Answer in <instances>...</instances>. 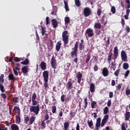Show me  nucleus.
I'll return each instance as SVG.
<instances>
[{"label":"nucleus","mask_w":130,"mask_h":130,"mask_svg":"<svg viewBox=\"0 0 130 130\" xmlns=\"http://www.w3.org/2000/svg\"><path fill=\"white\" fill-rule=\"evenodd\" d=\"M49 74L48 71H45L43 73V77L44 78V86L46 89L48 88V78Z\"/></svg>","instance_id":"obj_1"},{"label":"nucleus","mask_w":130,"mask_h":130,"mask_svg":"<svg viewBox=\"0 0 130 130\" xmlns=\"http://www.w3.org/2000/svg\"><path fill=\"white\" fill-rule=\"evenodd\" d=\"M107 122V121L104 119H102V122H101V118H98L96 119V122L95 123V130H99V128H100V127H103L105 125V123Z\"/></svg>","instance_id":"obj_2"},{"label":"nucleus","mask_w":130,"mask_h":130,"mask_svg":"<svg viewBox=\"0 0 130 130\" xmlns=\"http://www.w3.org/2000/svg\"><path fill=\"white\" fill-rule=\"evenodd\" d=\"M39 106V104L37 105V106H30V112H33L34 113H35L36 115H37L39 113V111H40V108Z\"/></svg>","instance_id":"obj_3"},{"label":"nucleus","mask_w":130,"mask_h":130,"mask_svg":"<svg viewBox=\"0 0 130 130\" xmlns=\"http://www.w3.org/2000/svg\"><path fill=\"white\" fill-rule=\"evenodd\" d=\"M62 41L64 45H67L69 43V35H68V31L64 30L62 34Z\"/></svg>","instance_id":"obj_4"},{"label":"nucleus","mask_w":130,"mask_h":130,"mask_svg":"<svg viewBox=\"0 0 130 130\" xmlns=\"http://www.w3.org/2000/svg\"><path fill=\"white\" fill-rule=\"evenodd\" d=\"M73 51L71 52V55L72 57V58H74V57H75V58L74 60V61L75 62V63H78V50H75L72 49Z\"/></svg>","instance_id":"obj_5"},{"label":"nucleus","mask_w":130,"mask_h":130,"mask_svg":"<svg viewBox=\"0 0 130 130\" xmlns=\"http://www.w3.org/2000/svg\"><path fill=\"white\" fill-rule=\"evenodd\" d=\"M84 17H89L91 15V9L89 7H85L83 10Z\"/></svg>","instance_id":"obj_6"},{"label":"nucleus","mask_w":130,"mask_h":130,"mask_svg":"<svg viewBox=\"0 0 130 130\" xmlns=\"http://www.w3.org/2000/svg\"><path fill=\"white\" fill-rule=\"evenodd\" d=\"M51 66L54 70H56V67L57 64L56 63V59L54 58V56H53L51 60Z\"/></svg>","instance_id":"obj_7"},{"label":"nucleus","mask_w":130,"mask_h":130,"mask_svg":"<svg viewBox=\"0 0 130 130\" xmlns=\"http://www.w3.org/2000/svg\"><path fill=\"white\" fill-rule=\"evenodd\" d=\"M121 58L122 60L123 61H125L126 59H127V56L126 55V53H125V51L122 50L121 51Z\"/></svg>","instance_id":"obj_8"},{"label":"nucleus","mask_w":130,"mask_h":130,"mask_svg":"<svg viewBox=\"0 0 130 130\" xmlns=\"http://www.w3.org/2000/svg\"><path fill=\"white\" fill-rule=\"evenodd\" d=\"M86 34H87L88 37H92L94 35V31L92 28H87L85 32Z\"/></svg>","instance_id":"obj_9"},{"label":"nucleus","mask_w":130,"mask_h":130,"mask_svg":"<svg viewBox=\"0 0 130 130\" xmlns=\"http://www.w3.org/2000/svg\"><path fill=\"white\" fill-rule=\"evenodd\" d=\"M108 17L106 16L105 14H104L101 18V22L102 24H104V25H106L107 24V19Z\"/></svg>","instance_id":"obj_10"},{"label":"nucleus","mask_w":130,"mask_h":130,"mask_svg":"<svg viewBox=\"0 0 130 130\" xmlns=\"http://www.w3.org/2000/svg\"><path fill=\"white\" fill-rule=\"evenodd\" d=\"M114 59H117V57H118V48L117 46L115 47L114 48Z\"/></svg>","instance_id":"obj_11"},{"label":"nucleus","mask_w":130,"mask_h":130,"mask_svg":"<svg viewBox=\"0 0 130 130\" xmlns=\"http://www.w3.org/2000/svg\"><path fill=\"white\" fill-rule=\"evenodd\" d=\"M102 74L104 77H108L109 72L107 68H104L102 70Z\"/></svg>","instance_id":"obj_12"},{"label":"nucleus","mask_w":130,"mask_h":130,"mask_svg":"<svg viewBox=\"0 0 130 130\" xmlns=\"http://www.w3.org/2000/svg\"><path fill=\"white\" fill-rule=\"evenodd\" d=\"M77 78V82L78 84L81 83V81H82V78H83V75L81 73L79 72L76 76Z\"/></svg>","instance_id":"obj_13"},{"label":"nucleus","mask_w":130,"mask_h":130,"mask_svg":"<svg viewBox=\"0 0 130 130\" xmlns=\"http://www.w3.org/2000/svg\"><path fill=\"white\" fill-rule=\"evenodd\" d=\"M40 67L42 70V71H45L46 70V63L44 61H42L41 62V64H40Z\"/></svg>","instance_id":"obj_14"},{"label":"nucleus","mask_w":130,"mask_h":130,"mask_svg":"<svg viewBox=\"0 0 130 130\" xmlns=\"http://www.w3.org/2000/svg\"><path fill=\"white\" fill-rule=\"evenodd\" d=\"M52 24L53 28H56L57 26H58V22H57V20H56V19H52Z\"/></svg>","instance_id":"obj_15"},{"label":"nucleus","mask_w":130,"mask_h":130,"mask_svg":"<svg viewBox=\"0 0 130 130\" xmlns=\"http://www.w3.org/2000/svg\"><path fill=\"white\" fill-rule=\"evenodd\" d=\"M90 91L91 93L95 92V84L93 83L90 84Z\"/></svg>","instance_id":"obj_16"},{"label":"nucleus","mask_w":130,"mask_h":130,"mask_svg":"<svg viewBox=\"0 0 130 130\" xmlns=\"http://www.w3.org/2000/svg\"><path fill=\"white\" fill-rule=\"evenodd\" d=\"M66 87L68 90H72L73 89V83H72V81H69L67 83Z\"/></svg>","instance_id":"obj_17"},{"label":"nucleus","mask_w":130,"mask_h":130,"mask_svg":"<svg viewBox=\"0 0 130 130\" xmlns=\"http://www.w3.org/2000/svg\"><path fill=\"white\" fill-rule=\"evenodd\" d=\"M94 28V29H101V28H102V25L100 22L95 23Z\"/></svg>","instance_id":"obj_18"},{"label":"nucleus","mask_w":130,"mask_h":130,"mask_svg":"<svg viewBox=\"0 0 130 130\" xmlns=\"http://www.w3.org/2000/svg\"><path fill=\"white\" fill-rule=\"evenodd\" d=\"M25 59V57L24 58H19L18 57H14V60L15 62H19L21 60H24Z\"/></svg>","instance_id":"obj_19"},{"label":"nucleus","mask_w":130,"mask_h":130,"mask_svg":"<svg viewBox=\"0 0 130 130\" xmlns=\"http://www.w3.org/2000/svg\"><path fill=\"white\" fill-rule=\"evenodd\" d=\"M8 78L10 81H13H13H16V77L14 76V74H9L8 76Z\"/></svg>","instance_id":"obj_20"},{"label":"nucleus","mask_w":130,"mask_h":130,"mask_svg":"<svg viewBox=\"0 0 130 130\" xmlns=\"http://www.w3.org/2000/svg\"><path fill=\"white\" fill-rule=\"evenodd\" d=\"M60 46H61V43L58 42L56 44V50L57 51H59L60 49Z\"/></svg>","instance_id":"obj_21"},{"label":"nucleus","mask_w":130,"mask_h":130,"mask_svg":"<svg viewBox=\"0 0 130 130\" xmlns=\"http://www.w3.org/2000/svg\"><path fill=\"white\" fill-rule=\"evenodd\" d=\"M69 127H70V123L69 122H65L64 123V130H70Z\"/></svg>","instance_id":"obj_22"},{"label":"nucleus","mask_w":130,"mask_h":130,"mask_svg":"<svg viewBox=\"0 0 130 130\" xmlns=\"http://www.w3.org/2000/svg\"><path fill=\"white\" fill-rule=\"evenodd\" d=\"M11 127L12 130H19V126L16 124L11 125Z\"/></svg>","instance_id":"obj_23"},{"label":"nucleus","mask_w":130,"mask_h":130,"mask_svg":"<svg viewBox=\"0 0 130 130\" xmlns=\"http://www.w3.org/2000/svg\"><path fill=\"white\" fill-rule=\"evenodd\" d=\"M21 72H22L23 74H27L28 73V68H27V67L25 66L22 68Z\"/></svg>","instance_id":"obj_24"},{"label":"nucleus","mask_w":130,"mask_h":130,"mask_svg":"<svg viewBox=\"0 0 130 130\" xmlns=\"http://www.w3.org/2000/svg\"><path fill=\"white\" fill-rule=\"evenodd\" d=\"M130 118V112H126L125 115V120L127 121Z\"/></svg>","instance_id":"obj_25"},{"label":"nucleus","mask_w":130,"mask_h":130,"mask_svg":"<svg viewBox=\"0 0 130 130\" xmlns=\"http://www.w3.org/2000/svg\"><path fill=\"white\" fill-rule=\"evenodd\" d=\"M35 119H36V117L35 116H31L29 119V123L30 124H33V122L35 121Z\"/></svg>","instance_id":"obj_26"},{"label":"nucleus","mask_w":130,"mask_h":130,"mask_svg":"<svg viewBox=\"0 0 130 130\" xmlns=\"http://www.w3.org/2000/svg\"><path fill=\"white\" fill-rule=\"evenodd\" d=\"M64 4L66 12H69V11H70V9H69V5L68 4V2L66 1H64Z\"/></svg>","instance_id":"obj_27"},{"label":"nucleus","mask_w":130,"mask_h":130,"mask_svg":"<svg viewBox=\"0 0 130 130\" xmlns=\"http://www.w3.org/2000/svg\"><path fill=\"white\" fill-rule=\"evenodd\" d=\"M30 120V118H29V116L28 115H24V123H28V121Z\"/></svg>","instance_id":"obj_28"},{"label":"nucleus","mask_w":130,"mask_h":130,"mask_svg":"<svg viewBox=\"0 0 130 130\" xmlns=\"http://www.w3.org/2000/svg\"><path fill=\"white\" fill-rule=\"evenodd\" d=\"M4 77L5 75L4 74H2L0 76V85H3V84H4V82H5V80H4Z\"/></svg>","instance_id":"obj_29"},{"label":"nucleus","mask_w":130,"mask_h":130,"mask_svg":"<svg viewBox=\"0 0 130 130\" xmlns=\"http://www.w3.org/2000/svg\"><path fill=\"white\" fill-rule=\"evenodd\" d=\"M20 63L21 64H24V66H27L29 63V59L28 58H25V60L21 62Z\"/></svg>","instance_id":"obj_30"},{"label":"nucleus","mask_w":130,"mask_h":130,"mask_svg":"<svg viewBox=\"0 0 130 130\" xmlns=\"http://www.w3.org/2000/svg\"><path fill=\"white\" fill-rule=\"evenodd\" d=\"M75 115H76V114L75 113H73V111L71 110L69 113V116L70 118L72 119V118H74V117H75Z\"/></svg>","instance_id":"obj_31"},{"label":"nucleus","mask_w":130,"mask_h":130,"mask_svg":"<svg viewBox=\"0 0 130 130\" xmlns=\"http://www.w3.org/2000/svg\"><path fill=\"white\" fill-rule=\"evenodd\" d=\"M16 123H20L21 122V118H20V115L16 116Z\"/></svg>","instance_id":"obj_32"},{"label":"nucleus","mask_w":130,"mask_h":130,"mask_svg":"<svg viewBox=\"0 0 130 130\" xmlns=\"http://www.w3.org/2000/svg\"><path fill=\"white\" fill-rule=\"evenodd\" d=\"M12 100L14 103H18L19 102V96L13 97Z\"/></svg>","instance_id":"obj_33"},{"label":"nucleus","mask_w":130,"mask_h":130,"mask_svg":"<svg viewBox=\"0 0 130 130\" xmlns=\"http://www.w3.org/2000/svg\"><path fill=\"white\" fill-rule=\"evenodd\" d=\"M31 101H32L31 106H36V105H38V101H36V100H31Z\"/></svg>","instance_id":"obj_34"},{"label":"nucleus","mask_w":130,"mask_h":130,"mask_svg":"<svg viewBox=\"0 0 130 130\" xmlns=\"http://www.w3.org/2000/svg\"><path fill=\"white\" fill-rule=\"evenodd\" d=\"M13 109L15 111H18L17 113L19 114V115H20V110H21V109H20V107H19L18 106H15L14 107Z\"/></svg>","instance_id":"obj_35"},{"label":"nucleus","mask_w":130,"mask_h":130,"mask_svg":"<svg viewBox=\"0 0 130 130\" xmlns=\"http://www.w3.org/2000/svg\"><path fill=\"white\" fill-rule=\"evenodd\" d=\"M87 123L88 125V126L91 128L92 126H93V121L92 120H90V121L88 120Z\"/></svg>","instance_id":"obj_36"},{"label":"nucleus","mask_w":130,"mask_h":130,"mask_svg":"<svg viewBox=\"0 0 130 130\" xmlns=\"http://www.w3.org/2000/svg\"><path fill=\"white\" fill-rule=\"evenodd\" d=\"M64 22L66 23V24H70V22H71V20L70 19V17H66L64 18Z\"/></svg>","instance_id":"obj_37"},{"label":"nucleus","mask_w":130,"mask_h":130,"mask_svg":"<svg viewBox=\"0 0 130 130\" xmlns=\"http://www.w3.org/2000/svg\"><path fill=\"white\" fill-rule=\"evenodd\" d=\"M84 102L85 103L84 109H86L87 108V106H88V99H87V98L84 99Z\"/></svg>","instance_id":"obj_38"},{"label":"nucleus","mask_w":130,"mask_h":130,"mask_svg":"<svg viewBox=\"0 0 130 130\" xmlns=\"http://www.w3.org/2000/svg\"><path fill=\"white\" fill-rule=\"evenodd\" d=\"M128 63H124L123 64V70H127V69H128Z\"/></svg>","instance_id":"obj_39"},{"label":"nucleus","mask_w":130,"mask_h":130,"mask_svg":"<svg viewBox=\"0 0 130 130\" xmlns=\"http://www.w3.org/2000/svg\"><path fill=\"white\" fill-rule=\"evenodd\" d=\"M109 112V110L108 109V107H105L104 109V114H107Z\"/></svg>","instance_id":"obj_40"},{"label":"nucleus","mask_w":130,"mask_h":130,"mask_svg":"<svg viewBox=\"0 0 130 130\" xmlns=\"http://www.w3.org/2000/svg\"><path fill=\"white\" fill-rule=\"evenodd\" d=\"M78 44H79V42H78V41L76 42V43L74 45V47L72 49L78 50Z\"/></svg>","instance_id":"obj_41"},{"label":"nucleus","mask_w":130,"mask_h":130,"mask_svg":"<svg viewBox=\"0 0 130 130\" xmlns=\"http://www.w3.org/2000/svg\"><path fill=\"white\" fill-rule=\"evenodd\" d=\"M45 121H42L41 122L42 129H43L46 127V124H45Z\"/></svg>","instance_id":"obj_42"},{"label":"nucleus","mask_w":130,"mask_h":130,"mask_svg":"<svg viewBox=\"0 0 130 130\" xmlns=\"http://www.w3.org/2000/svg\"><path fill=\"white\" fill-rule=\"evenodd\" d=\"M90 58H91V55H90L89 54H88L87 56L85 59L86 63H88L89 62V60H90Z\"/></svg>","instance_id":"obj_43"},{"label":"nucleus","mask_w":130,"mask_h":130,"mask_svg":"<svg viewBox=\"0 0 130 130\" xmlns=\"http://www.w3.org/2000/svg\"><path fill=\"white\" fill-rule=\"evenodd\" d=\"M75 5L77 7H80L81 6V2H80V0H75Z\"/></svg>","instance_id":"obj_44"},{"label":"nucleus","mask_w":130,"mask_h":130,"mask_svg":"<svg viewBox=\"0 0 130 130\" xmlns=\"http://www.w3.org/2000/svg\"><path fill=\"white\" fill-rule=\"evenodd\" d=\"M119 73H120V69L117 70L114 73V75L115 77H118V75H119Z\"/></svg>","instance_id":"obj_45"},{"label":"nucleus","mask_w":130,"mask_h":130,"mask_svg":"<svg viewBox=\"0 0 130 130\" xmlns=\"http://www.w3.org/2000/svg\"><path fill=\"white\" fill-rule=\"evenodd\" d=\"M52 113H55L56 112V106H52Z\"/></svg>","instance_id":"obj_46"},{"label":"nucleus","mask_w":130,"mask_h":130,"mask_svg":"<svg viewBox=\"0 0 130 130\" xmlns=\"http://www.w3.org/2000/svg\"><path fill=\"white\" fill-rule=\"evenodd\" d=\"M101 13H102V11H101V9L99 8L97 10V15L98 17H100L101 16Z\"/></svg>","instance_id":"obj_47"},{"label":"nucleus","mask_w":130,"mask_h":130,"mask_svg":"<svg viewBox=\"0 0 130 130\" xmlns=\"http://www.w3.org/2000/svg\"><path fill=\"white\" fill-rule=\"evenodd\" d=\"M0 90L2 93H4L5 92V87H4V85L3 84H0Z\"/></svg>","instance_id":"obj_48"},{"label":"nucleus","mask_w":130,"mask_h":130,"mask_svg":"<svg viewBox=\"0 0 130 130\" xmlns=\"http://www.w3.org/2000/svg\"><path fill=\"white\" fill-rule=\"evenodd\" d=\"M112 55H113V53H109L108 57V61H110L111 59L112 58Z\"/></svg>","instance_id":"obj_49"},{"label":"nucleus","mask_w":130,"mask_h":130,"mask_svg":"<svg viewBox=\"0 0 130 130\" xmlns=\"http://www.w3.org/2000/svg\"><path fill=\"white\" fill-rule=\"evenodd\" d=\"M36 98H37V95L36 94V93L34 92L32 94L31 100H36Z\"/></svg>","instance_id":"obj_50"},{"label":"nucleus","mask_w":130,"mask_h":130,"mask_svg":"<svg viewBox=\"0 0 130 130\" xmlns=\"http://www.w3.org/2000/svg\"><path fill=\"white\" fill-rule=\"evenodd\" d=\"M41 29H42V36H44V35L45 34V28L41 26Z\"/></svg>","instance_id":"obj_51"},{"label":"nucleus","mask_w":130,"mask_h":130,"mask_svg":"<svg viewBox=\"0 0 130 130\" xmlns=\"http://www.w3.org/2000/svg\"><path fill=\"white\" fill-rule=\"evenodd\" d=\"M111 11L112 13H113V14H115V12H116V10L115 9V7L114 6H112L111 7Z\"/></svg>","instance_id":"obj_52"},{"label":"nucleus","mask_w":130,"mask_h":130,"mask_svg":"<svg viewBox=\"0 0 130 130\" xmlns=\"http://www.w3.org/2000/svg\"><path fill=\"white\" fill-rule=\"evenodd\" d=\"M130 71L129 70H127L124 74L125 76V79H126L127 77H128V75H129Z\"/></svg>","instance_id":"obj_53"},{"label":"nucleus","mask_w":130,"mask_h":130,"mask_svg":"<svg viewBox=\"0 0 130 130\" xmlns=\"http://www.w3.org/2000/svg\"><path fill=\"white\" fill-rule=\"evenodd\" d=\"M66 95L63 94L61 96V102H64V100H66Z\"/></svg>","instance_id":"obj_54"},{"label":"nucleus","mask_w":130,"mask_h":130,"mask_svg":"<svg viewBox=\"0 0 130 130\" xmlns=\"http://www.w3.org/2000/svg\"><path fill=\"white\" fill-rule=\"evenodd\" d=\"M121 130H126V128H125V123L124 122H123L121 125Z\"/></svg>","instance_id":"obj_55"},{"label":"nucleus","mask_w":130,"mask_h":130,"mask_svg":"<svg viewBox=\"0 0 130 130\" xmlns=\"http://www.w3.org/2000/svg\"><path fill=\"white\" fill-rule=\"evenodd\" d=\"M96 104H97L96 102L95 101L92 102L91 104V108H95V105H96Z\"/></svg>","instance_id":"obj_56"},{"label":"nucleus","mask_w":130,"mask_h":130,"mask_svg":"<svg viewBox=\"0 0 130 130\" xmlns=\"http://www.w3.org/2000/svg\"><path fill=\"white\" fill-rule=\"evenodd\" d=\"M93 70L94 72H97L98 71V70H99V68H98V66L97 64H95L94 67H93Z\"/></svg>","instance_id":"obj_57"},{"label":"nucleus","mask_w":130,"mask_h":130,"mask_svg":"<svg viewBox=\"0 0 130 130\" xmlns=\"http://www.w3.org/2000/svg\"><path fill=\"white\" fill-rule=\"evenodd\" d=\"M125 30H126V32H127V33H129V31H130V28L129 26L126 25V27L125 28Z\"/></svg>","instance_id":"obj_58"},{"label":"nucleus","mask_w":130,"mask_h":130,"mask_svg":"<svg viewBox=\"0 0 130 130\" xmlns=\"http://www.w3.org/2000/svg\"><path fill=\"white\" fill-rule=\"evenodd\" d=\"M121 23L122 24V26L123 27H124V25H125V21H124V19H123V18L121 19Z\"/></svg>","instance_id":"obj_59"},{"label":"nucleus","mask_w":130,"mask_h":130,"mask_svg":"<svg viewBox=\"0 0 130 130\" xmlns=\"http://www.w3.org/2000/svg\"><path fill=\"white\" fill-rule=\"evenodd\" d=\"M109 117V116H108V115L106 114V115L104 116V118L103 119L107 121V120H108Z\"/></svg>","instance_id":"obj_60"},{"label":"nucleus","mask_w":130,"mask_h":130,"mask_svg":"<svg viewBox=\"0 0 130 130\" xmlns=\"http://www.w3.org/2000/svg\"><path fill=\"white\" fill-rule=\"evenodd\" d=\"M107 106L108 107H110L111 106V100H109L107 102Z\"/></svg>","instance_id":"obj_61"},{"label":"nucleus","mask_w":130,"mask_h":130,"mask_svg":"<svg viewBox=\"0 0 130 130\" xmlns=\"http://www.w3.org/2000/svg\"><path fill=\"white\" fill-rule=\"evenodd\" d=\"M125 94L127 95H128L130 94V89H127L125 90Z\"/></svg>","instance_id":"obj_62"},{"label":"nucleus","mask_w":130,"mask_h":130,"mask_svg":"<svg viewBox=\"0 0 130 130\" xmlns=\"http://www.w3.org/2000/svg\"><path fill=\"white\" fill-rule=\"evenodd\" d=\"M93 59H94V61H97L98 60V56H93Z\"/></svg>","instance_id":"obj_63"},{"label":"nucleus","mask_w":130,"mask_h":130,"mask_svg":"<svg viewBox=\"0 0 130 130\" xmlns=\"http://www.w3.org/2000/svg\"><path fill=\"white\" fill-rule=\"evenodd\" d=\"M76 129L80 130V124H79V123H78L76 125Z\"/></svg>","instance_id":"obj_64"}]
</instances>
